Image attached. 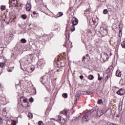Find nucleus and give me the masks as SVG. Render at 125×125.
<instances>
[{
	"label": "nucleus",
	"instance_id": "nucleus-1",
	"mask_svg": "<svg viewBox=\"0 0 125 125\" xmlns=\"http://www.w3.org/2000/svg\"><path fill=\"white\" fill-rule=\"evenodd\" d=\"M32 59L33 57L30 55L26 56L20 61L21 67L23 71L28 72V73H32L33 71H35V68L32 67V66H28L29 64L32 63Z\"/></svg>",
	"mask_w": 125,
	"mask_h": 125
},
{
	"label": "nucleus",
	"instance_id": "nucleus-2",
	"mask_svg": "<svg viewBox=\"0 0 125 125\" xmlns=\"http://www.w3.org/2000/svg\"><path fill=\"white\" fill-rule=\"evenodd\" d=\"M96 111V108H94L91 109L90 112L86 113V114L83 117L82 121H85V122H87L88 120H90L91 119V114L93 113V112H95Z\"/></svg>",
	"mask_w": 125,
	"mask_h": 125
},
{
	"label": "nucleus",
	"instance_id": "nucleus-3",
	"mask_svg": "<svg viewBox=\"0 0 125 125\" xmlns=\"http://www.w3.org/2000/svg\"><path fill=\"white\" fill-rule=\"evenodd\" d=\"M40 82L44 86H47V85L50 84V82L48 81V78H47L46 77H45L44 76H42L40 78Z\"/></svg>",
	"mask_w": 125,
	"mask_h": 125
},
{
	"label": "nucleus",
	"instance_id": "nucleus-4",
	"mask_svg": "<svg viewBox=\"0 0 125 125\" xmlns=\"http://www.w3.org/2000/svg\"><path fill=\"white\" fill-rule=\"evenodd\" d=\"M94 112L96 113L97 116L98 117H101V116H102V115L104 114V113L103 112V110L100 109L98 110L97 111L96 109V111H94Z\"/></svg>",
	"mask_w": 125,
	"mask_h": 125
},
{
	"label": "nucleus",
	"instance_id": "nucleus-5",
	"mask_svg": "<svg viewBox=\"0 0 125 125\" xmlns=\"http://www.w3.org/2000/svg\"><path fill=\"white\" fill-rule=\"evenodd\" d=\"M79 99L80 95H76L74 98V104L73 105V108H75V107H76V105H77V102L78 101V100H79Z\"/></svg>",
	"mask_w": 125,
	"mask_h": 125
},
{
	"label": "nucleus",
	"instance_id": "nucleus-6",
	"mask_svg": "<svg viewBox=\"0 0 125 125\" xmlns=\"http://www.w3.org/2000/svg\"><path fill=\"white\" fill-rule=\"evenodd\" d=\"M71 22L74 26H76V25H78L79 23V20H78V19H77L76 18H73L71 21Z\"/></svg>",
	"mask_w": 125,
	"mask_h": 125
},
{
	"label": "nucleus",
	"instance_id": "nucleus-7",
	"mask_svg": "<svg viewBox=\"0 0 125 125\" xmlns=\"http://www.w3.org/2000/svg\"><path fill=\"white\" fill-rule=\"evenodd\" d=\"M21 105L22 107H25V108H28V107H30V104L28 102V101H27V100L23 103H21Z\"/></svg>",
	"mask_w": 125,
	"mask_h": 125
},
{
	"label": "nucleus",
	"instance_id": "nucleus-8",
	"mask_svg": "<svg viewBox=\"0 0 125 125\" xmlns=\"http://www.w3.org/2000/svg\"><path fill=\"white\" fill-rule=\"evenodd\" d=\"M18 99L20 100L21 104H22V103H23L24 102H25V101H27V98H26V97H25L24 96H21V97H20V98H18Z\"/></svg>",
	"mask_w": 125,
	"mask_h": 125
},
{
	"label": "nucleus",
	"instance_id": "nucleus-9",
	"mask_svg": "<svg viewBox=\"0 0 125 125\" xmlns=\"http://www.w3.org/2000/svg\"><path fill=\"white\" fill-rule=\"evenodd\" d=\"M87 58H89L88 55H86V56H83V63H86L87 61H88V59Z\"/></svg>",
	"mask_w": 125,
	"mask_h": 125
},
{
	"label": "nucleus",
	"instance_id": "nucleus-10",
	"mask_svg": "<svg viewBox=\"0 0 125 125\" xmlns=\"http://www.w3.org/2000/svg\"><path fill=\"white\" fill-rule=\"evenodd\" d=\"M26 7L27 11H31V4L27 3L26 5Z\"/></svg>",
	"mask_w": 125,
	"mask_h": 125
},
{
	"label": "nucleus",
	"instance_id": "nucleus-11",
	"mask_svg": "<svg viewBox=\"0 0 125 125\" xmlns=\"http://www.w3.org/2000/svg\"><path fill=\"white\" fill-rule=\"evenodd\" d=\"M62 114V115H64V116H67V114H68V110H63L62 111L60 112V114Z\"/></svg>",
	"mask_w": 125,
	"mask_h": 125
},
{
	"label": "nucleus",
	"instance_id": "nucleus-12",
	"mask_svg": "<svg viewBox=\"0 0 125 125\" xmlns=\"http://www.w3.org/2000/svg\"><path fill=\"white\" fill-rule=\"evenodd\" d=\"M46 89L48 90L49 92H50L51 91V86H50V84L47 85V86H45Z\"/></svg>",
	"mask_w": 125,
	"mask_h": 125
},
{
	"label": "nucleus",
	"instance_id": "nucleus-13",
	"mask_svg": "<svg viewBox=\"0 0 125 125\" xmlns=\"http://www.w3.org/2000/svg\"><path fill=\"white\" fill-rule=\"evenodd\" d=\"M122 72H121V71L120 70H117L116 72V76L117 77H121V76L122 75Z\"/></svg>",
	"mask_w": 125,
	"mask_h": 125
},
{
	"label": "nucleus",
	"instance_id": "nucleus-14",
	"mask_svg": "<svg viewBox=\"0 0 125 125\" xmlns=\"http://www.w3.org/2000/svg\"><path fill=\"white\" fill-rule=\"evenodd\" d=\"M57 121L58 122V123H61V124H63V122H62L61 121V115H60V114L58 116V119H57Z\"/></svg>",
	"mask_w": 125,
	"mask_h": 125
},
{
	"label": "nucleus",
	"instance_id": "nucleus-15",
	"mask_svg": "<svg viewBox=\"0 0 125 125\" xmlns=\"http://www.w3.org/2000/svg\"><path fill=\"white\" fill-rule=\"evenodd\" d=\"M89 13H90L89 11L87 10L85 11L84 14L86 16V17H89V16H90V15H89Z\"/></svg>",
	"mask_w": 125,
	"mask_h": 125
},
{
	"label": "nucleus",
	"instance_id": "nucleus-16",
	"mask_svg": "<svg viewBox=\"0 0 125 125\" xmlns=\"http://www.w3.org/2000/svg\"><path fill=\"white\" fill-rule=\"evenodd\" d=\"M12 4H14L15 6L18 4L17 3V0H12L11 1Z\"/></svg>",
	"mask_w": 125,
	"mask_h": 125
},
{
	"label": "nucleus",
	"instance_id": "nucleus-17",
	"mask_svg": "<svg viewBox=\"0 0 125 125\" xmlns=\"http://www.w3.org/2000/svg\"><path fill=\"white\" fill-rule=\"evenodd\" d=\"M119 91H120L119 94H124L125 93V89L121 88L119 90Z\"/></svg>",
	"mask_w": 125,
	"mask_h": 125
},
{
	"label": "nucleus",
	"instance_id": "nucleus-18",
	"mask_svg": "<svg viewBox=\"0 0 125 125\" xmlns=\"http://www.w3.org/2000/svg\"><path fill=\"white\" fill-rule=\"evenodd\" d=\"M5 42L7 44H9V43H10V42H11V40L9 38V37H8L6 38Z\"/></svg>",
	"mask_w": 125,
	"mask_h": 125
},
{
	"label": "nucleus",
	"instance_id": "nucleus-19",
	"mask_svg": "<svg viewBox=\"0 0 125 125\" xmlns=\"http://www.w3.org/2000/svg\"><path fill=\"white\" fill-rule=\"evenodd\" d=\"M62 16H63V12H59L57 14V17H61Z\"/></svg>",
	"mask_w": 125,
	"mask_h": 125
},
{
	"label": "nucleus",
	"instance_id": "nucleus-20",
	"mask_svg": "<svg viewBox=\"0 0 125 125\" xmlns=\"http://www.w3.org/2000/svg\"><path fill=\"white\" fill-rule=\"evenodd\" d=\"M14 36V35L13 34H10V35H9V37H8L11 41H12V40H13V36Z\"/></svg>",
	"mask_w": 125,
	"mask_h": 125
},
{
	"label": "nucleus",
	"instance_id": "nucleus-21",
	"mask_svg": "<svg viewBox=\"0 0 125 125\" xmlns=\"http://www.w3.org/2000/svg\"><path fill=\"white\" fill-rule=\"evenodd\" d=\"M36 3H38V4H41V3H42V0H35Z\"/></svg>",
	"mask_w": 125,
	"mask_h": 125
},
{
	"label": "nucleus",
	"instance_id": "nucleus-22",
	"mask_svg": "<svg viewBox=\"0 0 125 125\" xmlns=\"http://www.w3.org/2000/svg\"><path fill=\"white\" fill-rule=\"evenodd\" d=\"M21 43H26V42H27V40H26L25 39H21Z\"/></svg>",
	"mask_w": 125,
	"mask_h": 125
},
{
	"label": "nucleus",
	"instance_id": "nucleus-23",
	"mask_svg": "<svg viewBox=\"0 0 125 125\" xmlns=\"http://www.w3.org/2000/svg\"><path fill=\"white\" fill-rule=\"evenodd\" d=\"M28 117L30 119H33V113L31 112L28 113Z\"/></svg>",
	"mask_w": 125,
	"mask_h": 125
},
{
	"label": "nucleus",
	"instance_id": "nucleus-24",
	"mask_svg": "<svg viewBox=\"0 0 125 125\" xmlns=\"http://www.w3.org/2000/svg\"><path fill=\"white\" fill-rule=\"evenodd\" d=\"M88 79H89V80H90L91 81L93 80V79H94V77L93 76V75H90L89 76H88Z\"/></svg>",
	"mask_w": 125,
	"mask_h": 125
},
{
	"label": "nucleus",
	"instance_id": "nucleus-25",
	"mask_svg": "<svg viewBox=\"0 0 125 125\" xmlns=\"http://www.w3.org/2000/svg\"><path fill=\"white\" fill-rule=\"evenodd\" d=\"M6 109V108H4L2 112L3 116H4V117L6 116V114H7L6 111H5Z\"/></svg>",
	"mask_w": 125,
	"mask_h": 125
},
{
	"label": "nucleus",
	"instance_id": "nucleus-26",
	"mask_svg": "<svg viewBox=\"0 0 125 125\" xmlns=\"http://www.w3.org/2000/svg\"><path fill=\"white\" fill-rule=\"evenodd\" d=\"M70 31L71 32H74L75 31V25H72L70 27Z\"/></svg>",
	"mask_w": 125,
	"mask_h": 125
},
{
	"label": "nucleus",
	"instance_id": "nucleus-27",
	"mask_svg": "<svg viewBox=\"0 0 125 125\" xmlns=\"http://www.w3.org/2000/svg\"><path fill=\"white\" fill-rule=\"evenodd\" d=\"M98 104H103V101L102 100V99L98 100Z\"/></svg>",
	"mask_w": 125,
	"mask_h": 125
},
{
	"label": "nucleus",
	"instance_id": "nucleus-28",
	"mask_svg": "<svg viewBox=\"0 0 125 125\" xmlns=\"http://www.w3.org/2000/svg\"><path fill=\"white\" fill-rule=\"evenodd\" d=\"M21 18H22V19L25 20V19H26V18H27V15H26V14L22 15Z\"/></svg>",
	"mask_w": 125,
	"mask_h": 125
},
{
	"label": "nucleus",
	"instance_id": "nucleus-29",
	"mask_svg": "<svg viewBox=\"0 0 125 125\" xmlns=\"http://www.w3.org/2000/svg\"><path fill=\"white\" fill-rule=\"evenodd\" d=\"M121 46H122L123 48H125V42H123L121 43Z\"/></svg>",
	"mask_w": 125,
	"mask_h": 125
},
{
	"label": "nucleus",
	"instance_id": "nucleus-30",
	"mask_svg": "<svg viewBox=\"0 0 125 125\" xmlns=\"http://www.w3.org/2000/svg\"><path fill=\"white\" fill-rule=\"evenodd\" d=\"M42 62H37L38 67H41V66H42Z\"/></svg>",
	"mask_w": 125,
	"mask_h": 125
},
{
	"label": "nucleus",
	"instance_id": "nucleus-31",
	"mask_svg": "<svg viewBox=\"0 0 125 125\" xmlns=\"http://www.w3.org/2000/svg\"><path fill=\"white\" fill-rule=\"evenodd\" d=\"M0 67L2 68V69H3L4 67V63L3 62H0Z\"/></svg>",
	"mask_w": 125,
	"mask_h": 125
},
{
	"label": "nucleus",
	"instance_id": "nucleus-32",
	"mask_svg": "<svg viewBox=\"0 0 125 125\" xmlns=\"http://www.w3.org/2000/svg\"><path fill=\"white\" fill-rule=\"evenodd\" d=\"M74 121H76V122H77V121H79V120H80V116L76 117L75 118V117H74Z\"/></svg>",
	"mask_w": 125,
	"mask_h": 125
},
{
	"label": "nucleus",
	"instance_id": "nucleus-33",
	"mask_svg": "<svg viewBox=\"0 0 125 125\" xmlns=\"http://www.w3.org/2000/svg\"><path fill=\"white\" fill-rule=\"evenodd\" d=\"M5 8H6L5 6H3V5L1 6V10H2V11L5 10Z\"/></svg>",
	"mask_w": 125,
	"mask_h": 125
},
{
	"label": "nucleus",
	"instance_id": "nucleus-34",
	"mask_svg": "<svg viewBox=\"0 0 125 125\" xmlns=\"http://www.w3.org/2000/svg\"><path fill=\"white\" fill-rule=\"evenodd\" d=\"M62 97L63 98H67L68 97V94H62Z\"/></svg>",
	"mask_w": 125,
	"mask_h": 125
},
{
	"label": "nucleus",
	"instance_id": "nucleus-35",
	"mask_svg": "<svg viewBox=\"0 0 125 125\" xmlns=\"http://www.w3.org/2000/svg\"><path fill=\"white\" fill-rule=\"evenodd\" d=\"M104 14H107L108 13V10L104 9L103 11Z\"/></svg>",
	"mask_w": 125,
	"mask_h": 125
},
{
	"label": "nucleus",
	"instance_id": "nucleus-36",
	"mask_svg": "<svg viewBox=\"0 0 125 125\" xmlns=\"http://www.w3.org/2000/svg\"><path fill=\"white\" fill-rule=\"evenodd\" d=\"M16 88H21V86H20V84H16Z\"/></svg>",
	"mask_w": 125,
	"mask_h": 125
},
{
	"label": "nucleus",
	"instance_id": "nucleus-37",
	"mask_svg": "<svg viewBox=\"0 0 125 125\" xmlns=\"http://www.w3.org/2000/svg\"><path fill=\"white\" fill-rule=\"evenodd\" d=\"M29 102H30L31 103L34 102V98H29Z\"/></svg>",
	"mask_w": 125,
	"mask_h": 125
},
{
	"label": "nucleus",
	"instance_id": "nucleus-38",
	"mask_svg": "<svg viewBox=\"0 0 125 125\" xmlns=\"http://www.w3.org/2000/svg\"><path fill=\"white\" fill-rule=\"evenodd\" d=\"M39 125H43V122H42V121H40L38 122Z\"/></svg>",
	"mask_w": 125,
	"mask_h": 125
},
{
	"label": "nucleus",
	"instance_id": "nucleus-39",
	"mask_svg": "<svg viewBox=\"0 0 125 125\" xmlns=\"http://www.w3.org/2000/svg\"><path fill=\"white\" fill-rule=\"evenodd\" d=\"M3 52V49L2 50L0 49V56H2Z\"/></svg>",
	"mask_w": 125,
	"mask_h": 125
},
{
	"label": "nucleus",
	"instance_id": "nucleus-40",
	"mask_svg": "<svg viewBox=\"0 0 125 125\" xmlns=\"http://www.w3.org/2000/svg\"><path fill=\"white\" fill-rule=\"evenodd\" d=\"M3 123V120H2V118L0 117V125H1Z\"/></svg>",
	"mask_w": 125,
	"mask_h": 125
},
{
	"label": "nucleus",
	"instance_id": "nucleus-41",
	"mask_svg": "<svg viewBox=\"0 0 125 125\" xmlns=\"http://www.w3.org/2000/svg\"><path fill=\"white\" fill-rule=\"evenodd\" d=\"M61 67H65V63H64V62H62L61 63V65H60Z\"/></svg>",
	"mask_w": 125,
	"mask_h": 125
},
{
	"label": "nucleus",
	"instance_id": "nucleus-42",
	"mask_svg": "<svg viewBox=\"0 0 125 125\" xmlns=\"http://www.w3.org/2000/svg\"><path fill=\"white\" fill-rule=\"evenodd\" d=\"M12 125H16V121H14L12 123H11Z\"/></svg>",
	"mask_w": 125,
	"mask_h": 125
},
{
	"label": "nucleus",
	"instance_id": "nucleus-43",
	"mask_svg": "<svg viewBox=\"0 0 125 125\" xmlns=\"http://www.w3.org/2000/svg\"><path fill=\"white\" fill-rule=\"evenodd\" d=\"M98 81H101V80H102V77H100V76L98 78Z\"/></svg>",
	"mask_w": 125,
	"mask_h": 125
},
{
	"label": "nucleus",
	"instance_id": "nucleus-44",
	"mask_svg": "<svg viewBox=\"0 0 125 125\" xmlns=\"http://www.w3.org/2000/svg\"><path fill=\"white\" fill-rule=\"evenodd\" d=\"M80 79H81V80H83V75L80 76Z\"/></svg>",
	"mask_w": 125,
	"mask_h": 125
},
{
	"label": "nucleus",
	"instance_id": "nucleus-45",
	"mask_svg": "<svg viewBox=\"0 0 125 125\" xmlns=\"http://www.w3.org/2000/svg\"><path fill=\"white\" fill-rule=\"evenodd\" d=\"M33 15H36V14H38V13H37V12L34 11V12H33Z\"/></svg>",
	"mask_w": 125,
	"mask_h": 125
},
{
	"label": "nucleus",
	"instance_id": "nucleus-46",
	"mask_svg": "<svg viewBox=\"0 0 125 125\" xmlns=\"http://www.w3.org/2000/svg\"><path fill=\"white\" fill-rule=\"evenodd\" d=\"M63 46H65V47H67V41H65V43L63 45Z\"/></svg>",
	"mask_w": 125,
	"mask_h": 125
},
{
	"label": "nucleus",
	"instance_id": "nucleus-47",
	"mask_svg": "<svg viewBox=\"0 0 125 125\" xmlns=\"http://www.w3.org/2000/svg\"><path fill=\"white\" fill-rule=\"evenodd\" d=\"M11 57H12L13 58H15V56H14V54H12L11 55Z\"/></svg>",
	"mask_w": 125,
	"mask_h": 125
},
{
	"label": "nucleus",
	"instance_id": "nucleus-48",
	"mask_svg": "<svg viewBox=\"0 0 125 125\" xmlns=\"http://www.w3.org/2000/svg\"><path fill=\"white\" fill-rule=\"evenodd\" d=\"M7 71H8V72H12V70L9 69H7Z\"/></svg>",
	"mask_w": 125,
	"mask_h": 125
},
{
	"label": "nucleus",
	"instance_id": "nucleus-49",
	"mask_svg": "<svg viewBox=\"0 0 125 125\" xmlns=\"http://www.w3.org/2000/svg\"><path fill=\"white\" fill-rule=\"evenodd\" d=\"M109 125H118L114 123H111V124H110Z\"/></svg>",
	"mask_w": 125,
	"mask_h": 125
},
{
	"label": "nucleus",
	"instance_id": "nucleus-50",
	"mask_svg": "<svg viewBox=\"0 0 125 125\" xmlns=\"http://www.w3.org/2000/svg\"><path fill=\"white\" fill-rule=\"evenodd\" d=\"M117 94H120V90L116 92Z\"/></svg>",
	"mask_w": 125,
	"mask_h": 125
},
{
	"label": "nucleus",
	"instance_id": "nucleus-51",
	"mask_svg": "<svg viewBox=\"0 0 125 125\" xmlns=\"http://www.w3.org/2000/svg\"><path fill=\"white\" fill-rule=\"evenodd\" d=\"M98 77H100V74L99 73H98Z\"/></svg>",
	"mask_w": 125,
	"mask_h": 125
},
{
	"label": "nucleus",
	"instance_id": "nucleus-52",
	"mask_svg": "<svg viewBox=\"0 0 125 125\" xmlns=\"http://www.w3.org/2000/svg\"><path fill=\"white\" fill-rule=\"evenodd\" d=\"M104 56H108V54H104Z\"/></svg>",
	"mask_w": 125,
	"mask_h": 125
},
{
	"label": "nucleus",
	"instance_id": "nucleus-53",
	"mask_svg": "<svg viewBox=\"0 0 125 125\" xmlns=\"http://www.w3.org/2000/svg\"><path fill=\"white\" fill-rule=\"evenodd\" d=\"M34 90L35 91V94H37V91H36V89H35Z\"/></svg>",
	"mask_w": 125,
	"mask_h": 125
},
{
	"label": "nucleus",
	"instance_id": "nucleus-54",
	"mask_svg": "<svg viewBox=\"0 0 125 125\" xmlns=\"http://www.w3.org/2000/svg\"><path fill=\"white\" fill-rule=\"evenodd\" d=\"M121 34H122V30H120V32H119V34H121Z\"/></svg>",
	"mask_w": 125,
	"mask_h": 125
},
{
	"label": "nucleus",
	"instance_id": "nucleus-55",
	"mask_svg": "<svg viewBox=\"0 0 125 125\" xmlns=\"http://www.w3.org/2000/svg\"><path fill=\"white\" fill-rule=\"evenodd\" d=\"M106 77H107V78H106V80L107 81V80H108V76L107 75V76H106Z\"/></svg>",
	"mask_w": 125,
	"mask_h": 125
},
{
	"label": "nucleus",
	"instance_id": "nucleus-56",
	"mask_svg": "<svg viewBox=\"0 0 125 125\" xmlns=\"http://www.w3.org/2000/svg\"><path fill=\"white\" fill-rule=\"evenodd\" d=\"M109 55L111 56L112 55V53H110Z\"/></svg>",
	"mask_w": 125,
	"mask_h": 125
},
{
	"label": "nucleus",
	"instance_id": "nucleus-57",
	"mask_svg": "<svg viewBox=\"0 0 125 125\" xmlns=\"http://www.w3.org/2000/svg\"><path fill=\"white\" fill-rule=\"evenodd\" d=\"M65 36H66V38H67V33H65Z\"/></svg>",
	"mask_w": 125,
	"mask_h": 125
},
{
	"label": "nucleus",
	"instance_id": "nucleus-58",
	"mask_svg": "<svg viewBox=\"0 0 125 125\" xmlns=\"http://www.w3.org/2000/svg\"><path fill=\"white\" fill-rule=\"evenodd\" d=\"M105 31L106 32V34L107 33H108V32L107 31V30H105Z\"/></svg>",
	"mask_w": 125,
	"mask_h": 125
},
{
	"label": "nucleus",
	"instance_id": "nucleus-59",
	"mask_svg": "<svg viewBox=\"0 0 125 125\" xmlns=\"http://www.w3.org/2000/svg\"><path fill=\"white\" fill-rule=\"evenodd\" d=\"M32 25V24H30L29 25V26H28V27H30V26H31Z\"/></svg>",
	"mask_w": 125,
	"mask_h": 125
},
{
	"label": "nucleus",
	"instance_id": "nucleus-60",
	"mask_svg": "<svg viewBox=\"0 0 125 125\" xmlns=\"http://www.w3.org/2000/svg\"><path fill=\"white\" fill-rule=\"evenodd\" d=\"M1 87V84L0 83V88Z\"/></svg>",
	"mask_w": 125,
	"mask_h": 125
},
{
	"label": "nucleus",
	"instance_id": "nucleus-61",
	"mask_svg": "<svg viewBox=\"0 0 125 125\" xmlns=\"http://www.w3.org/2000/svg\"><path fill=\"white\" fill-rule=\"evenodd\" d=\"M63 94H67V93H64Z\"/></svg>",
	"mask_w": 125,
	"mask_h": 125
},
{
	"label": "nucleus",
	"instance_id": "nucleus-62",
	"mask_svg": "<svg viewBox=\"0 0 125 125\" xmlns=\"http://www.w3.org/2000/svg\"><path fill=\"white\" fill-rule=\"evenodd\" d=\"M31 16H32V17H33V18L34 17H33V15H31Z\"/></svg>",
	"mask_w": 125,
	"mask_h": 125
},
{
	"label": "nucleus",
	"instance_id": "nucleus-63",
	"mask_svg": "<svg viewBox=\"0 0 125 125\" xmlns=\"http://www.w3.org/2000/svg\"><path fill=\"white\" fill-rule=\"evenodd\" d=\"M107 111H108V109L105 111V113H106V112H107Z\"/></svg>",
	"mask_w": 125,
	"mask_h": 125
},
{
	"label": "nucleus",
	"instance_id": "nucleus-64",
	"mask_svg": "<svg viewBox=\"0 0 125 125\" xmlns=\"http://www.w3.org/2000/svg\"><path fill=\"white\" fill-rule=\"evenodd\" d=\"M120 95H123V94H120Z\"/></svg>",
	"mask_w": 125,
	"mask_h": 125
}]
</instances>
